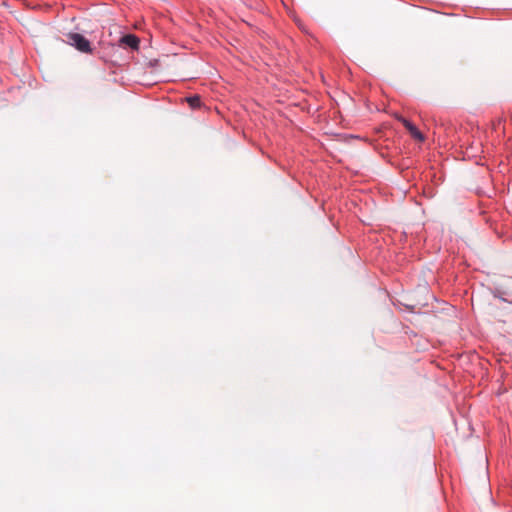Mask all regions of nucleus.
<instances>
[{
  "mask_svg": "<svg viewBox=\"0 0 512 512\" xmlns=\"http://www.w3.org/2000/svg\"><path fill=\"white\" fill-rule=\"evenodd\" d=\"M67 43L82 53L91 54L93 49L90 41L80 33H69L66 35Z\"/></svg>",
  "mask_w": 512,
  "mask_h": 512,
  "instance_id": "1",
  "label": "nucleus"
},
{
  "mask_svg": "<svg viewBox=\"0 0 512 512\" xmlns=\"http://www.w3.org/2000/svg\"><path fill=\"white\" fill-rule=\"evenodd\" d=\"M401 122L414 139L424 141L425 138L423 133L411 121L406 118H401Z\"/></svg>",
  "mask_w": 512,
  "mask_h": 512,
  "instance_id": "3",
  "label": "nucleus"
},
{
  "mask_svg": "<svg viewBox=\"0 0 512 512\" xmlns=\"http://www.w3.org/2000/svg\"><path fill=\"white\" fill-rule=\"evenodd\" d=\"M187 102L192 108H197L200 106L201 99L198 95H194L187 98Z\"/></svg>",
  "mask_w": 512,
  "mask_h": 512,
  "instance_id": "4",
  "label": "nucleus"
},
{
  "mask_svg": "<svg viewBox=\"0 0 512 512\" xmlns=\"http://www.w3.org/2000/svg\"><path fill=\"white\" fill-rule=\"evenodd\" d=\"M494 297H498L499 299L503 300V301H506L504 298H501L500 296H498L496 293L494 294Z\"/></svg>",
  "mask_w": 512,
  "mask_h": 512,
  "instance_id": "5",
  "label": "nucleus"
},
{
  "mask_svg": "<svg viewBox=\"0 0 512 512\" xmlns=\"http://www.w3.org/2000/svg\"><path fill=\"white\" fill-rule=\"evenodd\" d=\"M140 40L135 34H125L119 39V46L130 48L131 50L137 51L139 49Z\"/></svg>",
  "mask_w": 512,
  "mask_h": 512,
  "instance_id": "2",
  "label": "nucleus"
}]
</instances>
